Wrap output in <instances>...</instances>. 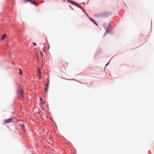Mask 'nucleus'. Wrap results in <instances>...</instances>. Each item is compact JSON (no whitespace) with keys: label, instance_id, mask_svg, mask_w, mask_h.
<instances>
[{"label":"nucleus","instance_id":"1","mask_svg":"<svg viewBox=\"0 0 154 154\" xmlns=\"http://www.w3.org/2000/svg\"><path fill=\"white\" fill-rule=\"evenodd\" d=\"M18 98L20 100H22L24 97V94L23 90L21 88L20 86L18 87Z\"/></svg>","mask_w":154,"mask_h":154},{"label":"nucleus","instance_id":"2","mask_svg":"<svg viewBox=\"0 0 154 154\" xmlns=\"http://www.w3.org/2000/svg\"><path fill=\"white\" fill-rule=\"evenodd\" d=\"M68 2H69L70 3H71L72 4H73V5H75V6H77V7H78L79 8H81V7L78 4H77V3H75V2H74L73 1H70L69 0H68Z\"/></svg>","mask_w":154,"mask_h":154},{"label":"nucleus","instance_id":"3","mask_svg":"<svg viewBox=\"0 0 154 154\" xmlns=\"http://www.w3.org/2000/svg\"><path fill=\"white\" fill-rule=\"evenodd\" d=\"M12 119L10 118L5 120L4 121V122L6 123H10L12 121Z\"/></svg>","mask_w":154,"mask_h":154},{"label":"nucleus","instance_id":"4","mask_svg":"<svg viewBox=\"0 0 154 154\" xmlns=\"http://www.w3.org/2000/svg\"><path fill=\"white\" fill-rule=\"evenodd\" d=\"M48 83H49V82H48V83L46 85V87L45 88V92L46 93H47V92L48 87Z\"/></svg>","mask_w":154,"mask_h":154},{"label":"nucleus","instance_id":"5","mask_svg":"<svg viewBox=\"0 0 154 154\" xmlns=\"http://www.w3.org/2000/svg\"><path fill=\"white\" fill-rule=\"evenodd\" d=\"M6 36H7V35L6 34H5L4 35L1 37V40H3Z\"/></svg>","mask_w":154,"mask_h":154},{"label":"nucleus","instance_id":"6","mask_svg":"<svg viewBox=\"0 0 154 154\" xmlns=\"http://www.w3.org/2000/svg\"><path fill=\"white\" fill-rule=\"evenodd\" d=\"M38 73L39 74V78L40 79L41 78V72L40 71V69L39 68L38 69Z\"/></svg>","mask_w":154,"mask_h":154},{"label":"nucleus","instance_id":"7","mask_svg":"<svg viewBox=\"0 0 154 154\" xmlns=\"http://www.w3.org/2000/svg\"><path fill=\"white\" fill-rule=\"evenodd\" d=\"M19 70L20 71V73H19V75H22V72L21 70L20 69H19Z\"/></svg>","mask_w":154,"mask_h":154},{"label":"nucleus","instance_id":"8","mask_svg":"<svg viewBox=\"0 0 154 154\" xmlns=\"http://www.w3.org/2000/svg\"><path fill=\"white\" fill-rule=\"evenodd\" d=\"M32 2H33V3L34 5H38V4H36L35 2L34 1H32Z\"/></svg>","mask_w":154,"mask_h":154},{"label":"nucleus","instance_id":"9","mask_svg":"<svg viewBox=\"0 0 154 154\" xmlns=\"http://www.w3.org/2000/svg\"><path fill=\"white\" fill-rule=\"evenodd\" d=\"M110 30L109 29H107L106 31V32L108 33V32H110Z\"/></svg>","mask_w":154,"mask_h":154},{"label":"nucleus","instance_id":"10","mask_svg":"<svg viewBox=\"0 0 154 154\" xmlns=\"http://www.w3.org/2000/svg\"><path fill=\"white\" fill-rule=\"evenodd\" d=\"M21 127L22 128H24L25 127V125L24 124H22V125H21Z\"/></svg>","mask_w":154,"mask_h":154},{"label":"nucleus","instance_id":"11","mask_svg":"<svg viewBox=\"0 0 154 154\" xmlns=\"http://www.w3.org/2000/svg\"><path fill=\"white\" fill-rule=\"evenodd\" d=\"M26 0V1H28V2H32V1L31 0Z\"/></svg>","mask_w":154,"mask_h":154},{"label":"nucleus","instance_id":"12","mask_svg":"<svg viewBox=\"0 0 154 154\" xmlns=\"http://www.w3.org/2000/svg\"><path fill=\"white\" fill-rule=\"evenodd\" d=\"M32 44H33L34 45H36V44L34 42H33L32 43Z\"/></svg>","mask_w":154,"mask_h":154},{"label":"nucleus","instance_id":"13","mask_svg":"<svg viewBox=\"0 0 154 154\" xmlns=\"http://www.w3.org/2000/svg\"><path fill=\"white\" fill-rule=\"evenodd\" d=\"M90 19L91 21H93V19L92 18H90Z\"/></svg>","mask_w":154,"mask_h":154},{"label":"nucleus","instance_id":"14","mask_svg":"<svg viewBox=\"0 0 154 154\" xmlns=\"http://www.w3.org/2000/svg\"><path fill=\"white\" fill-rule=\"evenodd\" d=\"M40 53H41V55L42 57H43V55H42V52H41Z\"/></svg>","mask_w":154,"mask_h":154},{"label":"nucleus","instance_id":"15","mask_svg":"<svg viewBox=\"0 0 154 154\" xmlns=\"http://www.w3.org/2000/svg\"><path fill=\"white\" fill-rule=\"evenodd\" d=\"M42 98H40V100L41 102H42Z\"/></svg>","mask_w":154,"mask_h":154},{"label":"nucleus","instance_id":"16","mask_svg":"<svg viewBox=\"0 0 154 154\" xmlns=\"http://www.w3.org/2000/svg\"><path fill=\"white\" fill-rule=\"evenodd\" d=\"M36 55H37V58H38V57H37V54H36Z\"/></svg>","mask_w":154,"mask_h":154},{"label":"nucleus","instance_id":"17","mask_svg":"<svg viewBox=\"0 0 154 154\" xmlns=\"http://www.w3.org/2000/svg\"><path fill=\"white\" fill-rule=\"evenodd\" d=\"M108 64V63L106 65V66H107Z\"/></svg>","mask_w":154,"mask_h":154}]
</instances>
